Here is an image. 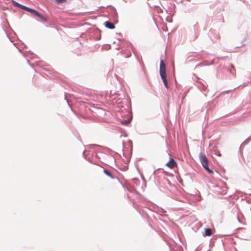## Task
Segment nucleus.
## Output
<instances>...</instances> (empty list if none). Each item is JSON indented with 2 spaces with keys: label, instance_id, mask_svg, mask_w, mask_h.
<instances>
[{
  "label": "nucleus",
  "instance_id": "423d86ee",
  "mask_svg": "<svg viewBox=\"0 0 251 251\" xmlns=\"http://www.w3.org/2000/svg\"><path fill=\"white\" fill-rule=\"evenodd\" d=\"M212 232L210 228H205L204 230V233L203 236H210L212 235Z\"/></svg>",
  "mask_w": 251,
  "mask_h": 251
},
{
  "label": "nucleus",
  "instance_id": "f8f14e48",
  "mask_svg": "<svg viewBox=\"0 0 251 251\" xmlns=\"http://www.w3.org/2000/svg\"><path fill=\"white\" fill-rule=\"evenodd\" d=\"M126 123V122L125 121L124 122H122V124Z\"/></svg>",
  "mask_w": 251,
  "mask_h": 251
},
{
  "label": "nucleus",
  "instance_id": "0eeeda50",
  "mask_svg": "<svg viewBox=\"0 0 251 251\" xmlns=\"http://www.w3.org/2000/svg\"><path fill=\"white\" fill-rule=\"evenodd\" d=\"M103 172L104 173V174L108 176H109L111 178H114V176L111 174V173L110 171H109L108 170H103Z\"/></svg>",
  "mask_w": 251,
  "mask_h": 251
},
{
  "label": "nucleus",
  "instance_id": "7ed1b4c3",
  "mask_svg": "<svg viewBox=\"0 0 251 251\" xmlns=\"http://www.w3.org/2000/svg\"><path fill=\"white\" fill-rule=\"evenodd\" d=\"M29 12L31 13L32 15H33L34 16L38 17L39 18H40L42 20H43L44 21H46V19L43 16H42L38 12H37L36 10H35L34 9H33L31 8L30 10V11H29Z\"/></svg>",
  "mask_w": 251,
  "mask_h": 251
},
{
  "label": "nucleus",
  "instance_id": "39448f33",
  "mask_svg": "<svg viewBox=\"0 0 251 251\" xmlns=\"http://www.w3.org/2000/svg\"><path fill=\"white\" fill-rule=\"evenodd\" d=\"M105 26L109 29H114L115 28L114 24L109 21L105 22Z\"/></svg>",
  "mask_w": 251,
  "mask_h": 251
},
{
  "label": "nucleus",
  "instance_id": "f03ea898",
  "mask_svg": "<svg viewBox=\"0 0 251 251\" xmlns=\"http://www.w3.org/2000/svg\"><path fill=\"white\" fill-rule=\"evenodd\" d=\"M200 159L203 168L210 174H213V172L208 167V159L205 155L202 153L200 154Z\"/></svg>",
  "mask_w": 251,
  "mask_h": 251
},
{
  "label": "nucleus",
  "instance_id": "9d476101",
  "mask_svg": "<svg viewBox=\"0 0 251 251\" xmlns=\"http://www.w3.org/2000/svg\"><path fill=\"white\" fill-rule=\"evenodd\" d=\"M30 9H31L30 8L26 7L25 10L29 12V11H30Z\"/></svg>",
  "mask_w": 251,
  "mask_h": 251
},
{
  "label": "nucleus",
  "instance_id": "1a4fd4ad",
  "mask_svg": "<svg viewBox=\"0 0 251 251\" xmlns=\"http://www.w3.org/2000/svg\"><path fill=\"white\" fill-rule=\"evenodd\" d=\"M19 7L22 8V9L25 10L26 6L22 5H19Z\"/></svg>",
  "mask_w": 251,
  "mask_h": 251
},
{
  "label": "nucleus",
  "instance_id": "f257e3e1",
  "mask_svg": "<svg viewBox=\"0 0 251 251\" xmlns=\"http://www.w3.org/2000/svg\"><path fill=\"white\" fill-rule=\"evenodd\" d=\"M159 73L161 78L166 88H168L167 80L166 78V64L163 60H161L160 64Z\"/></svg>",
  "mask_w": 251,
  "mask_h": 251
},
{
  "label": "nucleus",
  "instance_id": "20e7f679",
  "mask_svg": "<svg viewBox=\"0 0 251 251\" xmlns=\"http://www.w3.org/2000/svg\"><path fill=\"white\" fill-rule=\"evenodd\" d=\"M166 166L170 169H173L176 166V162L174 159L171 158L169 161L166 164Z\"/></svg>",
  "mask_w": 251,
  "mask_h": 251
},
{
  "label": "nucleus",
  "instance_id": "6e6552de",
  "mask_svg": "<svg viewBox=\"0 0 251 251\" xmlns=\"http://www.w3.org/2000/svg\"><path fill=\"white\" fill-rule=\"evenodd\" d=\"M55 1L58 3H63L67 1V0H55Z\"/></svg>",
  "mask_w": 251,
  "mask_h": 251
},
{
  "label": "nucleus",
  "instance_id": "9b49d317",
  "mask_svg": "<svg viewBox=\"0 0 251 251\" xmlns=\"http://www.w3.org/2000/svg\"><path fill=\"white\" fill-rule=\"evenodd\" d=\"M15 5H16L17 7H19V5H21L20 4L17 3V2H15Z\"/></svg>",
  "mask_w": 251,
  "mask_h": 251
}]
</instances>
